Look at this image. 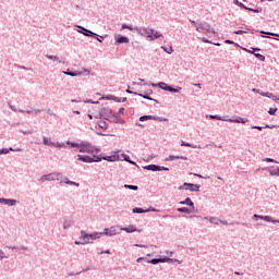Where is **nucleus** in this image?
Wrapping results in <instances>:
<instances>
[{
  "label": "nucleus",
  "instance_id": "nucleus-57",
  "mask_svg": "<svg viewBox=\"0 0 279 279\" xmlns=\"http://www.w3.org/2000/svg\"><path fill=\"white\" fill-rule=\"evenodd\" d=\"M112 101H116V104H121V98L113 96Z\"/></svg>",
  "mask_w": 279,
  "mask_h": 279
},
{
  "label": "nucleus",
  "instance_id": "nucleus-24",
  "mask_svg": "<svg viewBox=\"0 0 279 279\" xmlns=\"http://www.w3.org/2000/svg\"><path fill=\"white\" fill-rule=\"evenodd\" d=\"M17 203L14 198H4V206H16Z\"/></svg>",
  "mask_w": 279,
  "mask_h": 279
},
{
  "label": "nucleus",
  "instance_id": "nucleus-64",
  "mask_svg": "<svg viewBox=\"0 0 279 279\" xmlns=\"http://www.w3.org/2000/svg\"><path fill=\"white\" fill-rule=\"evenodd\" d=\"M99 254H110V250L101 251Z\"/></svg>",
  "mask_w": 279,
  "mask_h": 279
},
{
  "label": "nucleus",
  "instance_id": "nucleus-32",
  "mask_svg": "<svg viewBox=\"0 0 279 279\" xmlns=\"http://www.w3.org/2000/svg\"><path fill=\"white\" fill-rule=\"evenodd\" d=\"M73 226V220H65L63 222V230H69Z\"/></svg>",
  "mask_w": 279,
  "mask_h": 279
},
{
  "label": "nucleus",
  "instance_id": "nucleus-33",
  "mask_svg": "<svg viewBox=\"0 0 279 279\" xmlns=\"http://www.w3.org/2000/svg\"><path fill=\"white\" fill-rule=\"evenodd\" d=\"M181 147H192V149H197L196 145H193V144L184 142V141L181 142Z\"/></svg>",
  "mask_w": 279,
  "mask_h": 279
},
{
  "label": "nucleus",
  "instance_id": "nucleus-53",
  "mask_svg": "<svg viewBox=\"0 0 279 279\" xmlns=\"http://www.w3.org/2000/svg\"><path fill=\"white\" fill-rule=\"evenodd\" d=\"M168 260H171V259H169V257H167V256L159 257V263H168Z\"/></svg>",
  "mask_w": 279,
  "mask_h": 279
},
{
  "label": "nucleus",
  "instance_id": "nucleus-61",
  "mask_svg": "<svg viewBox=\"0 0 279 279\" xmlns=\"http://www.w3.org/2000/svg\"><path fill=\"white\" fill-rule=\"evenodd\" d=\"M251 49H252L253 56H254V53H256V51H260V48H254V47H252Z\"/></svg>",
  "mask_w": 279,
  "mask_h": 279
},
{
  "label": "nucleus",
  "instance_id": "nucleus-43",
  "mask_svg": "<svg viewBox=\"0 0 279 279\" xmlns=\"http://www.w3.org/2000/svg\"><path fill=\"white\" fill-rule=\"evenodd\" d=\"M124 189H130V191H138L137 185L124 184Z\"/></svg>",
  "mask_w": 279,
  "mask_h": 279
},
{
  "label": "nucleus",
  "instance_id": "nucleus-34",
  "mask_svg": "<svg viewBox=\"0 0 279 279\" xmlns=\"http://www.w3.org/2000/svg\"><path fill=\"white\" fill-rule=\"evenodd\" d=\"M50 145H52L53 147H57V149H60V147H66L64 143H60V142H57V143L50 142Z\"/></svg>",
  "mask_w": 279,
  "mask_h": 279
},
{
  "label": "nucleus",
  "instance_id": "nucleus-44",
  "mask_svg": "<svg viewBox=\"0 0 279 279\" xmlns=\"http://www.w3.org/2000/svg\"><path fill=\"white\" fill-rule=\"evenodd\" d=\"M244 10H247L248 12H254L255 14H260L262 10L256 8V9H252V8H247L244 9Z\"/></svg>",
  "mask_w": 279,
  "mask_h": 279
},
{
  "label": "nucleus",
  "instance_id": "nucleus-13",
  "mask_svg": "<svg viewBox=\"0 0 279 279\" xmlns=\"http://www.w3.org/2000/svg\"><path fill=\"white\" fill-rule=\"evenodd\" d=\"M156 211H157L156 208H148V209H143L141 207L133 208V213L136 215H143L145 213H156Z\"/></svg>",
  "mask_w": 279,
  "mask_h": 279
},
{
  "label": "nucleus",
  "instance_id": "nucleus-8",
  "mask_svg": "<svg viewBox=\"0 0 279 279\" xmlns=\"http://www.w3.org/2000/svg\"><path fill=\"white\" fill-rule=\"evenodd\" d=\"M158 88H160L161 90H167L168 93H180V90H182V87L173 88L171 85L165 82L158 83Z\"/></svg>",
  "mask_w": 279,
  "mask_h": 279
},
{
  "label": "nucleus",
  "instance_id": "nucleus-31",
  "mask_svg": "<svg viewBox=\"0 0 279 279\" xmlns=\"http://www.w3.org/2000/svg\"><path fill=\"white\" fill-rule=\"evenodd\" d=\"M134 29L140 36H145V27L135 26Z\"/></svg>",
  "mask_w": 279,
  "mask_h": 279
},
{
  "label": "nucleus",
  "instance_id": "nucleus-36",
  "mask_svg": "<svg viewBox=\"0 0 279 279\" xmlns=\"http://www.w3.org/2000/svg\"><path fill=\"white\" fill-rule=\"evenodd\" d=\"M118 227H111L109 228L108 236H114L117 234Z\"/></svg>",
  "mask_w": 279,
  "mask_h": 279
},
{
  "label": "nucleus",
  "instance_id": "nucleus-56",
  "mask_svg": "<svg viewBox=\"0 0 279 279\" xmlns=\"http://www.w3.org/2000/svg\"><path fill=\"white\" fill-rule=\"evenodd\" d=\"M153 121H169V119H162L160 117H154Z\"/></svg>",
  "mask_w": 279,
  "mask_h": 279
},
{
  "label": "nucleus",
  "instance_id": "nucleus-5",
  "mask_svg": "<svg viewBox=\"0 0 279 279\" xmlns=\"http://www.w3.org/2000/svg\"><path fill=\"white\" fill-rule=\"evenodd\" d=\"M179 191H190L191 193H199V184L183 183L178 187Z\"/></svg>",
  "mask_w": 279,
  "mask_h": 279
},
{
  "label": "nucleus",
  "instance_id": "nucleus-10",
  "mask_svg": "<svg viewBox=\"0 0 279 279\" xmlns=\"http://www.w3.org/2000/svg\"><path fill=\"white\" fill-rule=\"evenodd\" d=\"M196 32L201 34H210V24L208 22H201L196 25Z\"/></svg>",
  "mask_w": 279,
  "mask_h": 279
},
{
  "label": "nucleus",
  "instance_id": "nucleus-40",
  "mask_svg": "<svg viewBox=\"0 0 279 279\" xmlns=\"http://www.w3.org/2000/svg\"><path fill=\"white\" fill-rule=\"evenodd\" d=\"M146 263L150 265H158L160 263V258L147 259Z\"/></svg>",
  "mask_w": 279,
  "mask_h": 279
},
{
  "label": "nucleus",
  "instance_id": "nucleus-9",
  "mask_svg": "<svg viewBox=\"0 0 279 279\" xmlns=\"http://www.w3.org/2000/svg\"><path fill=\"white\" fill-rule=\"evenodd\" d=\"M252 219L253 221H258V219H260L262 221H267L268 223H279V220L271 218V216H260L258 214L253 215Z\"/></svg>",
  "mask_w": 279,
  "mask_h": 279
},
{
  "label": "nucleus",
  "instance_id": "nucleus-27",
  "mask_svg": "<svg viewBox=\"0 0 279 279\" xmlns=\"http://www.w3.org/2000/svg\"><path fill=\"white\" fill-rule=\"evenodd\" d=\"M177 210L178 213H184L185 215H191V213H193L189 207H179Z\"/></svg>",
  "mask_w": 279,
  "mask_h": 279
},
{
  "label": "nucleus",
  "instance_id": "nucleus-12",
  "mask_svg": "<svg viewBox=\"0 0 279 279\" xmlns=\"http://www.w3.org/2000/svg\"><path fill=\"white\" fill-rule=\"evenodd\" d=\"M116 45H128L130 43V38L123 35H114Z\"/></svg>",
  "mask_w": 279,
  "mask_h": 279
},
{
  "label": "nucleus",
  "instance_id": "nucleus-18",
  "mask_svg": "<svg viewBox=\"0 0 279 279\" xmlns=\"http://www.w3.org/2000/svg\"><path fill=\"white\" fill-rule=\"evenodd\" d=\"M227 122H229V123H243V124H245V123H248V119H244V118H235V119H228V120H226Z\"/></svg>",
  "mask_w": 279,
  "mask_h": 279
},
{
  "label": "nucleus",
  "instance_id": "nucleus-38",
  "mask_svg": "<svg viewBox=\"0 0 279 279\" xmlns=\"http://www.w3.org/2000/svg\"><path fill=\"white\" fill-rule=\"evenodd\" d=\"M98 128H100V130H108V122L106 121H100L98 123Z\"/></svg>",
  "mask_w": 279,
  "mask_h": 279
},
{
  "label": "nucleus",
  "instance_id": "nucleus-39",
  "mask_svg": "<svg viewBox=\"0 0 279 279\" xmlns=\"http://www.w3.org/2000/svg\"><path fill=\"white\" fill-rule=\"evenodd\" d=\"M13 148L12 147H9V148H1L0 149V156H3L5 154H10V151H12Z\"/></svg>",
  "mask_w": 279,
  "mask_h": 279
},
{
  "label": "nucleus",
  "instance_id": "nucleus-28",
  "mask_svg": "<svg viewBox=\"0 0 279 279\" xmlns=\"http://www.w3.org/2000/svg\"><path fill=\"white\" fill-rule=\"evenodd\" d=\"M46 58H47L48 60H52L53 62L62 63V61L60 60V58H59V57H56V56H53V54H46Z\"/></svg>",
  "mask_w": 279,
  "mask_h": 279
},
{
  "label": "nucleus",
  "instance_id": "nucleus-58",
  "mask_svg": "<svg viewBox=\"0 0 279 279\" xmlns=\"http://www.w3.org/2000/svg\"><path fill=\"white\" fill-rule=\"evenodd\" d=\"M126 93H128L129 95H138L137 92H133V90H131L130 88L126 89Z\"/></svg>",
  "mask_w": 279,
  "mask_h": 279
},
{
  "label": "nucleus",
  "instance_id": "nucleus-30",
  "mask_svg": "<svg viewBox=\"0 0 279 279\" xmlns=\"http://www.w3.org/2000/svg\"><path fill=\"white\" fill-rule=\"evenodd\" d=\"M209 119H216L217 121H228V118H223L219 114H215V116L210 114Z\"/></svg>",
  "mask_w": 279,
  "mask_h": 279
},
{
  "label": "nucleus",
  "instance_id": "nucleus-14",
  "mask_svg": "<svg viewBox=\"0 0 279 279\" xmlns=\"http://www.w3.org/2000/svg\"><path fill=\"white\" fill-rule=\"evenodd\" d=\"M100 119H108L112 114V109L110 108H102L99 112Z\"/></svg>",
  "mask_w": 279,
  "mask_h": 279
},
{
  "label": "nucleus",
  "instance_id": "nucleus-51",
  "mask_svg": "<svg viewBox=\"0 0 279 279\" xmlns=\"http://www.w3.org/2000/svg\"><path fill=\"white\" fill-rule=\"evenodd\" d=\"M122 158L125 162H130L131 160L130 155H126V154H122Z\"/></svg>",
  "mask_w": 279,
  "mask_h": 279
},
{
  "label": "nucleus",
  "instance_id": "nucleus-15",
  "mask_svg": "<svg viewBox=\"0 0 279 279\" xmlns=\"http://www.w3.org/2000/svg\"><path fill=\"white\" fill-rule=\"evenodd\" d=\"M181 206H190L193 210H195V203L191 199V197H186L184 201L179 202Z\"/></svg>",
  "mask_w": 279,
  "mask_h": 279
},
{
  "label": "nucleus",
  "instance_id": "nucleus-17",
  "mask_svg": "<svg viewBox=\"0 0 279 279\" xmlns=\"http://www.w3.org/2000/svg\"><path fill=\"white\" fill-rule=\"evenodd\" d=\"M101 160H107V162H117L119 160V156L110 155V156H100Z\"/></svg>",
  "mask_w": 279,
  "mask_h": 279
},
{
  "label": "nucleus",
  "instance_id": "nucleus-1",
  "mask_svg": "<svg viewBox=\"0 0 279 279\" xmlns=\"http://www.w3.org/2000/svg\"><path fill=\"white\" fill-rule=\"evenodd\" d=\"M65 145H70V147L76 148L78 149L80 154H99V151H101V149L95 147L93 144L88 143V142H84L82 141L81 143H75V142H71V141H66Z\"/></svg>",
  "mask_w": 279,
  "mask_h": 279
},
{
  "label": "nucleus",
  "instance_id": "nucleus-42",
  "mask_svg": "<svg viewBox=\"0 0 279 279\" xmlns=\"http://www.w3.org/2000/svg\"><path fill=\"white\" fill-rule=\"evenodd\" d=\"M253 56H255V58L257 60H259V62H265V56L264 54H260V53H254Z\"/></svg>",
  "mask_w": 279,
  "mask_h": 279
},
{
  "label": "nucleus",
  "instance_id": "nucleus-59",
  "mask_svg": "<svg viewBox=\"0 0 279 279\" xmlns=\"http://www.w3.org/2000/svg\"><path fill=\"white\" fill-rule=\"evenodd\" d=\"M94 38H96L97 40H98V43H104V36H97V37H94Z\"/></svg>",
  "mask_w": 279,
  "mask_h": 279
},
{
  "label": "nucleus",
  "instance_id": "nucleus-41",
  "mask_svg": "<svg viewBox=\"0 0 279 279\" xmlns=\"http://www.w3.org/2000/svg\"><path fill=\"white\" fill-rule=\"evenodd\" d=\"M121 29H129V32H135L134 27L128 24H122Z\"/></svg>",
  "mask_w": 279,
  "mask_h": 279
},
{
  "label": "nucleus",
  "instance_id": "nucleus-63",
  "mask_svg": "<svg viewBox=\"0 0 279 279\" xmlns=\"http://www.w3.org/2000/svg\"><path fill=\"white\" fill-rule=\"evenodd\" d=\"M74 243H75V245H84V241L83 240H81V241L76 240Z\"/></svg>",
  "mask_w": 279,
  "mask_h": 279
},
{
  "label": "nucleus",
  "instance_id": "nucleus-11",
  "mask_svg": "<svg viewBox=\"0 0 279 279\" xmlns=\"http://www.w3.org/2000/svg\"><path fill=\"white\" fill-rule=\"evenodd\" d=\"M143 169H145L146 171H169V168L155 163L144 166Z\"/></svg>",
  "mask_w": 279,
  "mask_h": 279
},
{
  "label": "nucleus",
  "instance_id": "nucleus-52",
  "mask_svg": "<svg viewBox=\"0 0 279 279\" xmlns=\"http://www.w3.org/2000/svg\"><path fill=\"white\" fill-rule=\"evenodd\" d=\"M114 95H107V96H104L102 99H106L107 101H112Z\"/></svg>",
  "mask_w": 279,
  "mask_h": 279
},
{
  "label": "nucleus",
  "instance_id": "nucleus-19",
  "mask_svg": "<svg viewBox=\"0 0 279 279\" xmlns=\"http://www.w3.org/2000/svg\"><path fill=\"white\" fill-rule=\"evenodd\" d=\"M120 230H122L123 232H128V234H132V232H138V229H136V227L132 225L129 227H122L120 228Z\"/></svg>",
  "mask_w": 279,
  "mask_h": 279
},
{
  "label": "nucleus",
  "instance_id": "nucleus-21",
  "mask_svg": "<svg viewBox=\"0 0 279 279\" xmlns=\"http://www.w3.org/2000/svg\"><path fill=\"white\" fill-rule=\"evenodd\" d=\"M153 34H154V28L144 27V36L148 38V40H151Z\"/></svg>",
  "mask_w": 279,
  "mask_h": 279
},
{
  "label": "nucleus",
  "instance_id": "nucleus-62",
  "mask_svg": "<svg viewBox=\"0 0 279 279\" xmlns=\"http://www.w3.org/2000/svg\"><path fill=\"white\" fill-rule=\"evenodd\" d=\"M0 258H1V260H3V258H5V253L1 250H0Z\"/></svg>",
  "mask_w": 279,
  "mask_h": 279
},
{
  "label": "nucleus",
  "instance_id": "nucleus-25",
  "mask_svg": "<svg viewBox=\"0 0 279 279\" xmlns=\"http://www.w3.org/2000/svg\"><path fill=\"white\" fill-rule=\"evenodd\" d=\"M203 219H205L206 221H210L215 226H219V222H220L219 218L217 217H205Z\"/></svg>",
  "mask_w": 279,
  "mask_h": 279
},
{
  "label": "nucleus",
  "instance_id": "nucleus-46",
  "mask_svg": "<svg viewBox=\"0 0 279 279\" xmlns=\"http://www.w3.org/2000/svg\"><path fill=\"white\" fill-rule=\"evenodd\" d=\"M276 112H278V108H270L268 110V114H270V117H276Z\"/></svg>",
  "mask_w": 279,
  "mask_h": 279
},
{
  "label": "nucleus",
  "instance_id": "nucleus-20",
  "mask_svg": "<svg viewBox=\"0 0 279 279\" xmlns=\"http://www.w3.org/2000/svg\"><path fill=\"white\" fill-rule=\"evenodd\" d=\"M259 95H262V97H267L268 99H272V101H278V97L276 95H274L272 93L260 92Z\"/></svg>",
  "mask_w": 279,
  "mask_h": 279
},
{
  "label": "nucleus",
  "instance_id": "nucleus-48",
  "mask_svg": "<svg viewBox=\"0 0 279 279\" xmlns=\"http://www.w3.org/2000/svg\"><path fill=\"white\" fill-rule=\"evenodd\" d=\"M97 234H101V236H108V234H110V229L105 228L104 232H97Z\"/></svg>",
  "mask_w": 279,
  "mask_h": 279
},
{
  "label": "nucleus",
  "instance_id": "nucleus-26",
  "mask_svg": "<svg viewBox=\"0 0 279 279\" xmlns=\"http://www.w3.org/2000/svg\"><path fill=\"white\" fill-rule=\"evenodd\" d=\"M167 160H187V158L184 156L170 155L169 158H167Z\"/></svg>",
  "mask_w": 279,
  "mask_h": 279
},
{
  "label": "nucleus",
  "instance_id": "nucleus-6",
  "mask_svg": "<svg viewBox=\"0 0 279 279\" xmlns=\"http://www.w3.org/2000/svg\"><path fill=\"white\" fill-rule=\"evenodd\" d=\"M63 75H69L70 77H80L81 75H84V73H86V75H90V70L83 68V71H74L71 72L70 69H68L66 71H62Z\"/></svg>",
  "mask_w": 279,
  "mask_h": 279
},
{
  "label": "nucleus",
  "instance_id": "nucleus-49",
  "mask_svg": "<svg viewBox=\"0 0 279 279\" xmlns=\"http://www.w3.org/2000/svg\"><path fill=\"white\" fill-rule=\"evenodd\" d=\"M49 141H51V138L44 137V138H43L44 145H52L51 142H49Z\"/></svg>",
  "mask_w": 279,
  "mask_h": 279
},
{
  "label": "nucleus",
  "instance_id": "nucleus-60",
  "mask_svg": "<svg viewBox=\"0 0 279 279\" xmlns=\"http://www.w3.org/2000/svg\"><path fill=\"white\" fill-rule=\"evenodd\" d=\"M143 260H146L147 262V258L146 257H138L136 259V263H143Z\"/></svg>",
  "mask_w": 279,
  "mask_h": 279
},
{
  "label": "nucleus",
  "instance_id": "nucleus-50",
  "mask_svg": "<svg viewBox=\"0 0 279 279\" xmlns=\"http://www.w3.org/2000/svg\"><path fill=\"white\" fill-rule=\"evenodd\" d=\"M252 130H258L259 132H263V130H265L264 126H258V125H253L251 126Z\"/></svg>",
  "mask_w": 279,
  "mask_h": 279
},
{
  "label": "nucleus",
  "instance_id": "nucleus-7",
  "mask_svg": "<svg viewBox=\"0 0 279 279\" xmlns=\"http://www.w3.org/2000/svg\"><path fill=\"white\" fill-rule=\"evenodd\" d=\"M77 27V32L78 34H83V36H87V38H97V36H99L97 33L84 27V26H81V25H76Z\"/></svg>",
  "mask_w": 279,
  "mask_h": 279
},
{
  "label": "nucleus",
  "instance_id": "nucleus-35",
  "mask_svg": "<svg viewBox=\"0 0 279 279\" xmlns=\"http://www.w3.org/2000/svg\"><path fill=\"white\" fill-rule=\"evenodd\" d=\"M233 3L238 5V8H241L242 10H247V7L243 4V2H239V0H233Z\"/></svg>",
  "mask_w": 279,
  "mask_h": 279
},
{
  "label": "nucleus",
  "instance_id": "nucleus-37",
  "mask_svg": "<svg viewBox=\"0 0 279 279\" xmlns=\"http://www.w3.org/2000/svg\"><path fill=\"white\" fill-rule=\"evenodd\" d=\"M154 120V116H142L140 117V121L144 122V121H151Z\"/></svg>",
  "mask_w": 279,
  "mask_h": 279
},
{
  "label": "nucleus",
  "instance_id": "nucleus-23",
  "mask_svg": "<svg viewBox=\"0 0 279 279\" xmlns=\"http://www.w3.org/2000/svg\"><path fill=\"white\" fill-rule=\"evenodd\" d=\"M105 121H109V123H119V117L111 113L108 118H105Z\"/></svg>",
  "mask_w": 279,
  "mask_h": 279
},
{
  "label": "nucleus",
  "instance_id": "nucleus-54",
  "mask_svg": "<svg viewBox=\"0 0 279 279\" xmlns=\"http://www.w3.org/2000/svg\"><path fill=\"white\" fill-rule=\"evenodd\" d=\"M264 162H278L276 161V159H272V158H269V157H266L265 159H263Z\"/></svg>",
  "mask_w": 279,
  "mask_h": 279
},
{
  "label": "nucleus",
  "instance_id": "nucleus-16",
  "mask_svg": "<svg viewBox=\"0 0 279 279\" xmlns=\"http://www.w3.org/2000/svg\"><path fill=\"white\" fill-rule=\"evenodd\" d=\"M150 40H165V35L158 31L153 29Z\"/></svg>",
  "mask_w": 279,
  "mask_h": 279
},
{
  "label": "nucleus",
  "instance_id": "nucleus-29",
  "mask_svg": "<svg viewBox=\"0 0 279 279\" xmlns=\"http://www.w3.org/2000/svg\"><path fill=\"white\" fill-rule=\"evenodd\" d=\"M63 182H64V184H68L69 186H80V183H77L75 181H71L68 178H65V180Z\"/></svg>",
  "mask_w": 279,
  "mask_h": 279
},
{
  "label": "nucleus",
  "instance_id": "nucleus-2",
  "mask_svg": "<svg viewBox=\"0 0 279 279\" xmlns=\"http://www.w3.org/2000/svg\"><path fill=\"white\" fill-rule=\"evenodd\" d=\"M97 239H101V233H86V231H81L80 241H83L84 245H87L90 241H97Z\"/></svg>",
  "mask_w": 279,
  "mask_h": 279
},
{
  "label": "nucleus",
  "instance_id": "nucleus-4",
  "mask_svg": "<svg viewBox=\"0 0 279 279\" xmlns=\"http://www.w3.org/2000/svg\"><path fill=\"white\" fill-rule=\"evenodd\" d=\"M77 160L80 162H87L90 165L93 162H101V156L94 155V157H90L88 155H77Z\"/></svg>",
  "mask_w": 279,
  "mask_h": 279
},
{
  "label": "nucleus",
  "instance_id": "nucleus-3",
  "mask_svg": "<svg viewBox=\"0 0 279 279\" xmlns=\"http://www.w3.org/2000/svg\"><path fill=\"white\" fill-rule=\"evenodd\" d=\"M56 180H62V173L51 172L48 174H44L40 179H38V182H53Z\"/></svg>",
  "mask_w": 279,
  "mask_h": 279
},
{
  "label": "nucleus",
  "instance_id": "nucleus-55",
  "mask_svg": "<svg viewBox=\"0 0 279 279\" xmlns=\"http://www.w3.org/2000/svg\"><path fill=\"white\" fill-rule=\"evenodd\" d=\"M233 34H235L236 36H243V34H247V32H245V31H235Z\"/></svg>",
  "mask_w": 279,
  "mask_h": 279
},
{
  "label": "nucleus",
  "instance_id": "nucleus-45",
  "mask_svg": "<svg viewBox=\"0 0 279 279\" xmlns=\"http://www.w3.org/2000/svg\"><path fill=\"white\" fill-rule=\"evenodd\" d=\"M269 175H279V167H276L275 169L270 170Z\"/></svg>",
  "mask_w": 279,
  "mask_h": 279
},
{
  "label": "nucleus",
  "instance_id": "nucleus-22",
  "mask_svg": "<svg viewBox=\"0 0 279 279\" xmlns=\"http://www.w3.org/2000/svg\"><path fill=\"white\" fill-rule=\"evenodd\" d=\"M138 97H143V99H147L148 101H155V104H160L157 99L151 98L148 96L147 93L144 92V94L137 93Z\"/></svg>",
  "mask_w": 279,
  "mask_h": 279
},
{
  "label": "nucleus",
  "instance_id": "nucleus-47",
  "mask_svg": "<svg viewBox=\"0 0 279 279\" xmlns=\"http://www.w3.org/2000/svg\"><path fill=\"white\" fill-rule=\"evenodd\" d=\"M161 49H163L166 51V53H169V56H171V53H173V47H170L169 49H167V47L161 46Z\"/></svg>",
  "mask_w": 279,
  "mask_h": 279
}]
</instances>
